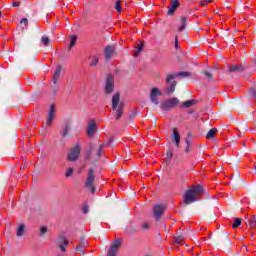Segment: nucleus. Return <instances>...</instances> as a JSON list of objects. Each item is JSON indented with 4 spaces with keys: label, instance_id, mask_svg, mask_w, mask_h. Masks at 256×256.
<instances>
[{
    "label": "nucleus",
    "instance_id": "24",
    "mask_svg": "<svg viewBox=\"0 0 256 256\" xmlns=\"http://www.w3.org/2000/svg\"><path fill=\"white\" fill-rule=\"evenodd\" d=\"M145 47V44L143 42H140L138 44L137 50L135 51L134 56L135 57H139V53H141L143 51V48Z\"/></svg>",
    "mask_w": 256,
    "mask_h": 256
},
{
    "label": "nucleus",
    "instance_id": "18",
    "mask_svg": "<svg viewBox=\"0 0 256 256\" xmlns=\"http://www.w3.org/2000/svg\"><path fill=\"white\" fill-rule=\"evenodd\" d=\"M173 137L176 147H179V143H181V135L179 134V130H177V128L173 129Z\"/></svg>",
    "mask_w": 256,
    "mask_h": 256
},
{
    "label": "nucleus",
    "instance_id": "48",
    "mask_svg": "<svg viewBox=\"0 0 256 256\" xmlns=\"http://www.w3.org/2000/svg\"><path fill=\"white\" fill-rule=\"evenodd\" d=\"M1 15H2V12L0 11V17H1Z\"/></svg>",
    "mask_w": 256,
    "mask_h": 256
},
{
    "label": "nucleus",
    "instance_id": "14",
    "mask_svg": "<svg viewBox=\"0 0 256 256\" xmlns=\"http://www.w3.org/2000/svg\"><path fill=\"white\" fill-rule=\"evenodd\" d=\"M179 5V0H171L170 5L168 6V15H174Z\"/></svg>",
    "mask_w": 256,
    "mask_h": 256
},
{
    "label": "nucleus",
    "instance_id": "16",
    "mask_svg": "<svg viewBox=\"0 0 256 256\" xmlns=\"http://www.w3.org/2000/svg\"><path fill=\"white\" fill-rule=\"evenodd\" d=\"M115 53V46L109 45L104 48L105 59H111Z\"/></svg>",
    "mask_w": 256,
    "mask_h": 256
},
{
    "label": "nucleus",
    "instance_id": "1",
    "mask_svg": "<svg viewBox=\"0 0 256 256\" xmlns=\"http://www.w3.org/2000/svg\"><path fill=\"white\" fill-rule=\"evenodd\" d=\"M203 193V188L201 186H192L188 189L184 195V203L185 205H191V203H195L197 201V197Z\"/></svg>",
    "mask_w": 256,
    "mask_h": 256
},
{
    "label": "nucleus",
    "instance_id": "42",
    "mask_svg": "<svg viewBox=\"0 0 256 256\" xmlns=\"http://www.w3.org/2000/svg\"><path fill=\"white\" fill-rule=\"evenodd\" d=\"M175 48L179 49V36L175 37Z\"/></svg>",
    "mask_w": 256,
    "mask_h": 256
},
{
    "label": "nucleus",
    "instance_id": "35",
    "mask_svg": "<svg viewBox=\"0 0 256 256\" xmlns=\"http://www.w3.org/2000/svg\"><path fill=\"white\" fill-rule=\"evenodd\" d=\"M209 3H211V0H202L200 2V5H201V7H205V6L209 5Z\"/></svg>",
    "mask_w": 256,
    "mask_h": 256
},
{
    "label": "nucleus",
    "instance_id": "39",
    "mask_svg": "<svg viewBox=\"0 0 256 256\" xmlns=\"http://www.w3.org/2000/svg\"><path fill=\"white\" fill-rule=\"evenodd\" d=\"M175 243H177V245H183V239L178 236L175 238Z\"/></svg>",
    "mask_w": 256,
    "mask_h": 256
},
{
    "label": "nucleus",
    "instance_id": "5",
    "mask_svg": "<svg viewBox=\"0 0 256 256\" xmlns=\"http://www.w3.org/2000/svg\"><path fill=\"white\" fill-rule=\"evenodd\" d=\"M115 89V77L112 74H108L106 78L105 93L108 95L113 93Z\"/></svg>",
    "mask_w": 256,
    "mask_h": 256
},
{
    "label": "nucleus",
    "instance_id": "12",
    "mask_svg": "<svg viewBox=\"0 0 256 256\" xmlns=\"http://www.w3.org/2000/svg\"><path fill=\"white\" fill-rule=\"evenodd\" d=\"M159 95H161V92L157 88H152L150 93V99L152 103L155 105H159Z\"/></svg>",
    "mask_w": 256,
    "mask_h": 256
},
{
    "label": "nucleus",
    "instance_id": "41",
    "mask_svg": "<svg viewBox=\"0 0 256 256\" xmlns=\"http://www.w3.org/2000/svg\"><path fill=\"white\" fill-rule=\"evenodd\" d=\"M167 161H171L173 159V153L171 151L167 152Z\"/></svg>",
    "mask_w": 256,
    "mask_h": 256
},
{
    "label": "nucleus",
    "instance_id": "2",
    "mask_svg": "<svg viewBox=\"0 0 256 256\" xmlns=\"http://www.w3.org/2000/svg\"><path fill=\"white\" fill-rule=\"evenodd\" d=\"M120 94L117 92L113 97H112V109L113 111H116L118 114L116 116V120L119 121L121 117H123V103L120 102Z\"/></svg>",
    "mask_w": 256,
    "mask_h": 256
},
{
    "label": "nucleus",
    "instance_id": "3",
    "mask_svg": "<svg viewBox=\"0 0 256 256\" xmlns=\"http://www.w3.org/2000/svg\"><path fill=\"white\" fill-rule=\"evenodd\" d=\"M93 183H95V174H93V168H90L88 170V176L86 179L85 187L87 189H90L92 195L95 194L96 188L93 186Z\"/></svg>",
    "mask_w": 256,
    "mask_h": 256
},
{
    "label": "nucleus",
    "instance_id": "44",
    "mask_svg": "<svg viewBox=\"0 0 256 256\" xmlns=\"http://www.w3.org/2000/svg\"><path fill=\"white\" fill-rule=\"evenodd\" d=\"M47 231V227L43 226L40 228V235H45V232Z\"/></svg>",
    "mask_w": 256,
    "mask_h": 256
},
{
    "label": "nucleus",
    "instance_id": "31",
    "mask_svg": "<svg viewBox=\"0 0 256 256\" xmlns=\"http://www.w3.org/2000/svg\"><path fill=\"white\" fill-rule=\"evenodd\" d=\"M97 63H99V57L94 56L90 62V67H96Z\"/></svg>",
    "mask_w": 256,
    "mask_h": 256
},
{
    "label": "nucleus",
    "instance_id": "40",
    "mask_svg": "<svg viewBox=\"0 0 256 256\" xmlns=\"http://www.w3.org/2000/svg\"><path fill=\"white\" fill-rule=\"evenodd\" d=\"M59 77H60V76H58L57 74H54V75H53L52 81H53L54 85L57 84V81H59Z\"/></svg>",
    "mask_w": 256,
    "mask_h": 256
},
{
    "label": "nucleus",
    "instance_id": "47",
    "mask_svg": "<svg viewBox=\"0 0 256 256\" xmlns=\"http://www.w3.org/2000/svg\"><path fill=\"white\" fill-rule=\"evenodd\" d=\"M86 159H91V152L87 155Z\"/></svg>",
    "mask_w": 256,
    "mask_h": 256
},
{
    "label": "nucleus",
    "instance_id": "9",
    "mask_svg": "<svg viewBox=\"0 0 256 256\" xmlns=\"http://www.w3.org/2000/svg\"><path fill=\"white\" fill-rule=\"evenodd\" d=\"M191 75L189 72H178L174 74H169L166 77V83L169 85L173 79H177V77H189Z\"/></svg>",
    "mask_w": 256,
    "mask_h": 256
},
{
    "label": "nucleus",
    "instance_id": "25",
    "mask_svg": "<svg viewBox=\"0 0 256 256\" xmlns=\"http://www.w3.org/2000/svg\"><path fill=\"white\" fill-rule=\"evenodd\" d=\"M105 144H101L96 151V159H101V155H103V148Z\"/></svg>",
    "mask_w": 256,
    "mask_h": 256
},
{
    "label": "nucleus",
    "instance_id": "37",
    "mask_svg": "<svg viewBox=\"0 0 256 256\" xmlns=\"http://www.w3.org/2000/svg\"><path fill=\"white\" fill-rule=\"evenodd\" d=\"M67 133H69V125H66L64 127L62 137L67 136Z\"/></svg>",
    "mask_w": 256,
    "mask_h": 256
},
{
    "label": "nucleus",
    "instance_id": "43",
    "mask_svg": "<svg viewBox=\"0 0 256 256\" xmlns=\"http://www.w3.org/2000/svg\"><path fill=\"white\" fill-rule=\"evenodd\" d=\"M82 211H83V213L86 215V213H89V206H83L82 207Z\"/></svg>",
    "mask_w": 256,
    "mask_h": 256
},
{
    "label": "nucleus",
    "instance_id": "22",
    "mask_svg": "<svg viewBox=\"0 0 256 256\" xmlns=\"http://www.w3.org/2000/svg\"><path fill=\"white\" fill-rule=\"evenodd\" d=\"M140 229H142V231H149V229H151V222H142Z\"/></svg>",
    "mask_w": 256,
    "mask_h": 256
},
{
    "label": "nucleus",
    "instance_id": "15",
    "mask_svg": "<svg viewBox=\"0 0 256 256\" xmlns=\"http://www.w3.org/2000/svg\"><path fill=\"white\" fill-rule=\"evenodd\" d=\"M85 247H89V242H87L85 238H82L80 239L79 244L76 247V251H78L79 253H82V255H85V252H83V249H85Z\"/></svg>",
    "mask_w": 256,
    "mask_h": 256
},
{
    "label": "nucleus",
    "instance_id": "36",
    "mask_svg": "<svg viewBox=\"0 0 256 256\" xmlns=\"http://www.w3.org/2000/svg\"><path fill=\"white\" fill-rule=\"evenodd\" d=\"M20 23H21V25L24 24V26L27 27V25H29V20L27 18H22Z\"/></svg>",
    "mask_w": 256,
    "mask_h": 256
},
{
    "label": "nucleus",
    "instance_id": "33",
    "mask_svg": "<svg viewBox=\"0 0 256 256\" xmlns=\"http://www.w3.org/2000/svg\"><path fill=\"white\" fill-rule=\"evenodd\" d=\"M249 94H250V96L254 99V101H255V103H256V90H255V88H251V89L249 90Z\"/></svg>",
    "mask_w": 256,
    "mask_h": 256
},
{
    "label": "nucleus",
    "instance_id": "17",
    "mask_svg": "<svg viewBox=\"0 0 256 256\" xmlns=\"http://www.w3.org/2000/svg\"><path fill=\"white\" fill-rule=\"evenodd\" d=\"M58 247H59L60 251L65 253L67 247H69V241L66 238H62V241H60L58 243Z\"/></svg>",
    "mask_w": 256,
    "mask_h": 256
},
{
    "label": "nucleus",
    "instance_id": "8",
    "mask_svg": "<svg viewBox=\"0 0 256 256\" xmlns=\"http://www.w3.org/2000/svg\"><path fill=\"white\" fill-rule=\"evenodd\" d=\"M153 213L156 221H159L162 217V215L165 213V205L163 204H158L154 206L153 208Z\"/></svg>",
    "mask_w": 256,
    "mask_h": 256
},
{
    "label": "nucleus",
    "instance_id": "10",
    "mask_svg": "<svg viewBox=\"0 0 256 256\" xmlns=\"http://www.w3.org/2000/svg\"><path fill=\"white\" fill-rule=\"evenodd\" d=\"M53 121H55V105L51 104L48 117L46 120V126L51 127V125H53Z\"/></svg>",
    "mask_w": 256,
    "mask_h": 256
},
{
    "label": "nucleus",
    "instance_id": "6",
    "mask_svg": "<svg viewBox=\"0 0 256 256\" xmlns=\"http://www.w3.org/2000/svg\"><path fill=\"white\" fill-rule=\"evenodd\" d=\"M122 243H123V239L121 238L116 239L110 246L107 256H117V251H119V247H121Z\"/></svg>",
    "mask_w": 256,
    "mask_h": 256
},
{
    "label": "nucleus",
    "instance_id": "34",
    "mask_svg": "<svg viewBox=\"0 0 256 256\" xmlns=\"http://www.w3.org/2000/svg\"><path fill=\"white\" fill-rule=\"evenodd\" d=\"M61 69H62L61 65H58L56 67V70H55L54 74L58 75V77H61Z\"/></svg>",
    "mask_w": 256,
    "mask_h": 256
},
{
    "label": "nucleus",
    "instance_id": "46",
    "mask_svg": "<svg viewBox=\"0 0 256 256\" xmlns=\"http://www.w3.org/2000/svg\"><path fill=\"white\" fill-rule=\"evenodd\" d=\"M19 5H21V2L14 1V2L12 3V6H13V7H19Z\"/></svg>",
    "mask_w": 256,
    "mask_h": 256
},
{
    "label": "nucleus",
    "instance_id": "38",
    "mask_svg": "<svg viewBox=\"0 0 256 256\" xmlns=\"http://www.w3.org/2000/svg\"><path fill=\"white\" fill-rule=\"evenodd\" d=\"M73 175V168H68L66 170V177H71Z\"/></svg>",
    "mask_w": 256,
    "mask_h": 256
},
{
    "label": "nucleus",
    "instance_id": "45",
    "mask_svg": "<svg viewBox=\"0 0 256 256\" xmlns=\"http://www.w3.org/2000/svg\"><path fill=\"white\" fill-rule=\"evenodd\" d=\"M205 77H207L208 79H212L213 75H211V73H209L208 71L204 72Z\"/></svg>",
    "mask_w": 256,
    "mask_h": 256
},
{
    "label": "nucleus",
    "instance_id": "29",
    "mask_svg": "<svg viewBox=\"0 0 256 256\" xmlns=\"http://www.w3.org/2000/svg\"><path fill=\"white\" fill-rule=\"evenodd\" d=\"M76 43H77V36L75 35L71 36L69 50L73 49V46L76 45Z\"/></svg>",
    "mask_w": 256,
    "mask_h": 256
},
{
    "label": "nucleus",
    "instance_id": "26",
    "mask_svg": "<svg viewBox=\"0 0 256 256\" xmlns=\"http://www.w3.org/2000/svg\"><path fill=\"white\" fill-rule=\"evenodd\" d=\"M25 233V225L20 224L17 230V237H22V235Z\"/></svg>",
    "mask_w": 256,
    "mask_h": 256
},
{
    "label": "nucleus",
    "instance_id": "7",
    "mask_svg": "<svg viewBox=\"0 0 256 256\" xmlns=\"http://www.w3.org/2000/svg\"><path fill=\"white\" fill-rule=\"evenodd\" d=\"M81 154V147L76 145L72 148L68 153V161H77L79 159V155Z\"/></svg>",
    "mask_w": 256,
    "mask_h": 256
},
{
    "label": "nucleus",
    "instance_id": "32",
    "mask_svg": "<svg viewBox=\"0 0 256 256\" xmlns=\"http://www.w3.org/2000/svg\"><path fill=\"white\" fill-rule=\"evenodd\" d=\"M250 227L255 228L256 227V216L253 215L250 218Z\"/></svg>",
    "mask_w": 256,
    "mask_h": 256
},
{
    "label": "nucleus",
    "instance_id": "11",
    "mask_svg": "<svg viewBox=\"0 0 256 256\" xmlns=\"http://www.w3.org/2000/svg\"><path fill=\"white\" fill-rule=\"evenodd\" d=\"M97 133V123L95 120H90L88 123V128H87V135L88 137H94V135Z\"/></svg>",
    "mask_w": 256,
    "mask_h": 256
},
{
    "label": "nucleus",
    "instance_id": "4",
    "mask_svg": "<svg viewBox=\"0 0 256 256\" xmlns=\"http://www.w3.org/2000/svg\"><path fill=\"white\" fill-rule=\"evenodd\" d=\"M179 105V99L177 98H170L161 104L162 111H169V109H173V107Z\"/></svg>",
    "mask_w": 256,
    "mask_h": 256
},
{
    "label": "nucleus",
    "instance_id": "13",
    "mask_svg": "<svg viewBox=\"0 0 256 256\" xmlns=\"http://www.w3.org/2000/svg\"><path fill=\"white\" fill-rule=\"evenodd\" d=\"M230 73H243L245 71V66L243 64H233L228 68Z\"/></svg>",
    "mask_w": 256,
    "mask_h": 256
},
{
    "label": "nucleus",
    "instance_id": "23",
    "mask_svg": "<svg viewBox=\"0 0 256 256\" xmlns=\"http://www.w3.org/2000/svg\"><path fill=\"white\" fill-rule=\"evenodd\" d=\"M176 87H177V81H173V82L167 87V93H174Z\"/></svg>",
    "mask_w": 256,
    "mask_h": 256
},
{
    "label": "nucleus",
    "instance_id": "21",
    "mask_svg": "<svg viewBox=\"0 0 256 256\" xmlns=\"http://www.w3.org/2000/svg\"><path fill=\"white\" fill-rule=\"evenodd\" d=\"M217 131H218L217 128L210 129L206 135V139H213V137L217 135Z\"/></svg>",
    "mask_w": 256,
    "mask_h": 256
},
{
    "label": "nucleus",
    "instance_id": "28",
    "mask_svg": "<svg viewBox=\"0 0 256 256\" xmlns=\"http://www.w3.org/2000/svg\"><path fill=\"white\" fill-rule=\"evenodd\" d=\"M241 227V218H236L232 224V229H237Z\"/></svg>",
    "mask_w": 256,
    "mask_h": 256
},
{
    "label": "nucleus",
    "instance_id": "19",
    "mask_svg": "<svg viewBox=\"0 0 256 256\" xmlns=\"http://www.w3.org/2000/svg\"><path fill=\"white\" fill-rule=\"evenodd\" d=\"M185 27H187V16H181L180 18V26L178 27V31H185Z\"/></svg>",
    "mask_w": 256,
    "mask_h": 256
},
{
    "label": "nucleus",
    "instance_id": "27",
    "mask_svg": "<svg viewBox=\"0 0 256 256\" xmlns=\"http://www.w3.org/2000/svg\"><path fill=\"white\" fill-rule=\"evenodd\" d=\"M123 4V1L117 0L115 3V9L118 11V13H121L123 11V7L121 6Z\"/></svg>",
    "mask_w": 256,
    "mask_h": 256
},
{
    "label": "nucleus",
    "instance_id": "30",
    "mask_svg": "<svg viewBox=\"0 0 256 256\" xmlns=\"http://www.w3.org/2000/svg\"><path fill=\"white\" fill-rule=\"evenodd\" d=\"M41 42L43 43L44 47H47L50 43L49 37L47 36H42L41 37Z\"/></svg>",
    "mask_w": 256,
    "mask_h": 256
},
{
    "label": "nucleus",
    "instance_id": "20",
    "mask_svg": "<svg viewBox=\"0 0 256 256\" xmlns=\"http://www.w3.org/2000/svg\"><path fill=\"white\" fill-rule=\"evenodd\" d=\"M197 103V100L192 99V100H188L182 103V107L189 109V107H193V105H195Z\"/></svg>",
    "mask_w": 256,
    "mask_h": 256
}]
</instances>
